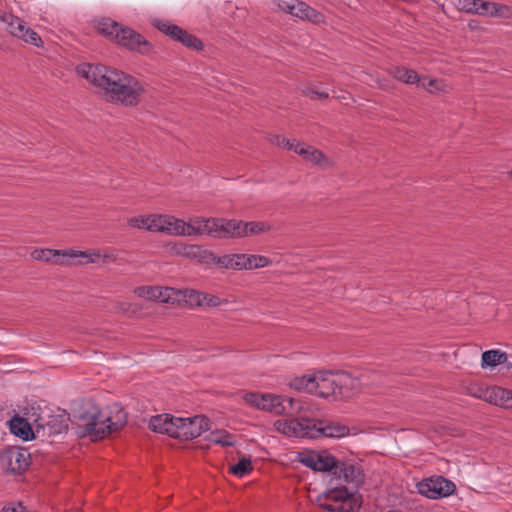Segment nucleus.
<instances>
[{
  "label": "nucleus",
  "instance_id": "obj_19",
  "mask_svg": "<svg viewBox=\"0 0 512 512\" xmlns=\"http://www.w3.org/2000/svg\"><path fill=\"white\" fill-rule=\"evenodd\" d=\"M71 257L81 258L78 261V264H86V263H96L100 258H103L107 261H116L118 257V253L116 250L111 248H104L101 250H93V251H71Z\"/></svg>",
  "mask_w": 512,
  "mask_h": 512
},
{
  "label": "nucleus",
  "instance_id": "obj_28",
  "mask_svg": "<svg viewBox=\"0 0 512 512\" xmlns=\"http://www.w3.org/2000/svg\"><path fill=\"white\" fill-rule=\"evenodd\" d=\"M289 385L292 389H295L297 391H306L309 393H314L315 373L295 377L290 381Z\"/></svg>",
  "mask_w": 512,
  "mask_h": 512
},
{
  "label": "nucleus",
  "instance_id": "obj_43",
  "mask_svg": "<svg viewBox=\"0 0 512 512\" xmlns=\"http://www.w3.org/2000/svg\"><path fill=\"white\" fill-rule=\"evenodd\" d=\"M67 428V425L60 424L59 427L53 431V433H62Z\"/></svg>",
  "mask_w": 512,
  "mask_h": 512
},
{
  "label": "nucleus",
  "instance_id": "obj_7",
  "mask_svg": "<svg viewBox=\"0 0 512 512\" xmlns=\"http://www.w3.org/2000/svg\"><path fill=\"white\" fill-rule=\"evenodd\" d=\"M235 224L234 219L223 218H191V236L206 235L213 238H233Z\"/></svg>",
  "mask_w": 512,
  "mask_h": 512
},
{
  "label": "nucleus",
  "instance_id": "obj_1",
  "mask_svg": "<svg viewBox=\"0 0 512 512\" xmlns=\"http://www.w3.org/2000/svg\"><path fill=\"white\" fill-rule=\"evenodd\" d=\"M79 76L101 88L111 100L125 106L139 103L144 86L133 76L104 65L84 63L77 67Z\"/></svg>",
  "mask_w": 512,
  "mask_h": 512
},
{
  "label": "nucleus",
  "instance_id": "obj_30",
  "mask_svg": "<svg viewBox=\"0 0 512 512\" xmlns=\"http://www.w3.org/2000/svg\"><path fill=\"white\" fill-rule=\"evenodd\" d=\"M392 75L395 79L407 84H417L419 81V76L414 70L402 66L393 68Z\"/></svg>",
  "mask_w": 512,
  "mask_h": 512
},
{
  "label": "nucleus",
  "instance_id": "obj_16",
  "mask_svg": "<svg viewBox=\"0 0 512 512\" xmlns=\"http://www.w3.org/2000/svg\"><path fill=\"white\" fill-rule=\"evenodd\" d=\"M459 7L461 10L470 14L491 17L498 16L503 9H507V6L503 4L481 0H459Z\"/></svg>",
  "mask_w": 512,
  "mask_h": 512
},
{
  "label": "nucleus",
  "instance_id": "obj_29",
  "mask_svg": "<svg viewBox=\"0 0 512 512\" xmlns=\"http://www.w3.org/2000/svg\"><path fill=\"white\" fill-rule=\"evenodd\" d=\"M208 440L211 443H215L224 447L234 446L236 443V437L224 430L212 431L208 436Z\"/></svg>",
  "mask_w": 512,
  "mask_h": 512
},
{
  "label": "nucleus",
  "instance_id": "obj_14",
  "mask_svg": "<svg viewBox=\"0 0 512 512\" xmlns=\"http://www.w3.org/2000/svg\"><path fill=\"white\" fill-rule=\"evenodd\" d=\"M135 293L144 299L159 301L162 303H177L181 301L182 293L171 287H150L142 286L135 290Z\"/></svg>",
  "mask_w": 512,
  "mask_h": 512
},
{
  "label": "nucleus",
  "instance_id": "obj_36",
  "mask_svg": "<svg viewBox=\"0 0 512 512\" xmlns=\"http://www.w3.org/2000/svg\"><path fill=\"white\" fill-rule=\"evenodd\" d=\"M499 357H501L499 350L485 351L482 354V363H481L482 368L496 367L498 365Z\"/></svg>",
  "mask_w": 512,
  "mask_h": 512
},
{
  "label": "nucleus",
  "instance_id": "obj_9",
  "mask_svg": "<svg viewBox=\"0 0 512 512\" xmlns=\"http://www.w3.org/2000/svg\"><path fill=\"white\" fill-rule=\"evenodd\" d=\"M271 143L287 150H293L302 156L305 160L313 162L320 167H328L329 161L325 155L317 149L304 144L298 143L296 140H289L281 135H274L270 139Z\"/></svg>",
  "mask_w": 512,
  "mask_h": 512
},
{
  "label": "nucleus",
  "instance_id": "obj_18",
  "mask_svg": "<svg viewBox=\"0 0 512 512\" xmlns=\"http://www.w3.org/2000/svg\"><path fill=\"white\" fill-rule=\"evenodd\" d=\"M234 224L235 228L233 232V238L258 235L261 233L268 232L272 229L271 225L261 221L243 222L234 219Z\"/></svg>",
  "mask_w": 512,
  "mask_h": 512
},
{
  "label": "nucleus",
  "instance_id": "obj_5",
  "mask_svg": "<svg viewBox=\"0 0 512 512\" xmlns=\"http://www.w3.org/2000/svg\"><path fill=\"white\" fill-rule=\"evenodd\" d=\"M244 400L247 404L271 412L277 415L285 412H291L302 416L301 414L309 411L308 402L305 399L285 398L275 394L246 393Z\"/></svg>",
  "mask_w": 512,
  "mask_h": 512
},
{
  "label": "nucleus",
  "instance_id": "obj_23",
  "mask_svg": "<svg viewBox=\"0 0 512 512\" xmlns=\"http://www.w3.org/2000/svg\"><path fill=\"white\" fill-rule=\"evenodd\" d=\"M483 397L489 403L512 409V390L491 387L486 389Z\"/></svg>",
  "mask_w": 512,
  "mask_h": 512
},
{
  "label": "nucleus",
  "instance_id": "obj_37",
  "mask_svg": "<svg viewBox=\"0 0 512 512\" xmlns=\"http://www.w3.org/2000/svg\"><path fill=\"white\" fill-rule=\"evenodd\" d=\"M128 224L133 228L148 231V227H150V215H146V216L140 215V216L131 217L128 220Z\"/></svg>",
  "mask_w": 512,
  "mask_h": 512
},
{
  "label": "nucleus",
  "instance_id": "obj_3",
  "mask_svg": "<svg viewBox=\"0 0 512 512\" xmlns=\"http://www.w3.org/2000/svg\"><path fill=\"white\" fill-rule=\"evenodd\" d=\"M274 429L287 437L316 438L319 435L341 438L349 433L347 426L337 422L314 421L305 416L279 419L274 422Z\"/></svg>",
  "mask_w": 512,
  "mask_h": 512
},
{
  "label": "nucleus",
  "instance_id": "obj_24",
  "mask_svg": "<svg viewBox=\"0 0 512 512\" xmlns=\"http://www.w3.org/2000/svg\"><path fill=\"white\" fill-rule=\"evenodd\" d=\"M167 220L164 234L172 235V236H191V219L188 222H185L182 219L176 218L174 216L167 215Z\"/></svg>",
  "mask_w": 512,
  "mask_h": 512
},
{
  "label": "nucleus",
  "instance_id": "obj_25",
  "mask_svg": "<svg viewBox=\"0 0 512 512\" xmlns=\"http://www.w3.org/2000/svg\"><path fill=\"white\" fill-rule=\"evenodd\" d=\"M10 431L12 434L24 441L31 440L34 437V433L29 422L18 416L10 420Z\"/></svg>",
  "mask_w": 512,
  "mask_h": 512
},
{
  "label": "nucleus",
  "instance_id": "obj_31",
  "mask_svg": "<svg viewBox=\"0 0 512 512\" xmlns=\"http://www.w3.org/2000/svg\"><path fill=\"white\" fill-rule=\"evenodd\" d=\"M349 378H350V380L343 381V382L341 381L338 384V388H340L339 396L350 397L352 394V391L357 390L362 383H365L364 379L352 377L350 374H349Z\"/></svg>",
  "mask_w": 512,
  "mask_h": 512
},
{
  "label": "nucleus",
  "instance_id": "obj_8",
  "mask_svg": "<svg viewBox=\"0 0 512 512\" xmlns=\"http://www.w3.org/2000/svg\"><path fill=\"white\" fill-rule=\"evenodd\" d=\"M350 380L349 373L345 371H318L315 373L314 393L322 398L339 396L338 384Z\"/></svg>",
  "mask_w": 512,
  "mask_h": 512
},
{
  "label": "nucleus",
  "instance_id": "obj_39",
  "mask_svg": "<svg viewBox=\"0 0 512 512\" xmlns=\"http://www.w3.org/2000/svg\"><path fill=\"white\" fill-rule=\"evenodd\" d=\"M303 94L314 100H322L328 98L329 94L327 91L319 90L315 87H307L303 90Z\"/></svg>",
  "mask_w": 512,
  "mask_h": 512
},
{
  "label": "nucleus",
  "instance_id": "obj_32",
  "mask_svg": "<svg viewBox=\"0 0 512 512\" xmlns=\"http://www.w3.org/2000/svg\"><path fill=\"white\" fill-rule=\"evenodd\" d=\"M349 378H350V380L343 381V382L341 381L338 384V388H340L339 396L350 397L352 394V391L357 390L362 383H365L364 379L352 377L350 374H349Z\"/></svg>",
  "mask_w": 512,
  "mask_h": 512
},
{
  "label": "nucleus",
  "instance_id": "obj_35",
  "mask_svg": "<svg viewBox=\"0 0 512 512\" xmlns=\"http://www.w3.org/2000/svg\"><path fill=\"white\" fill-rule=\"evenodd\" d=\"M417 86L422 87L423 89L427 90L428 92H435V91H441L444 89L445 84L442 80L438 79H428L426 77L420 78L417 82Z\"/></svg>",
  "mask_w": 512,
  "mask_h": 512
},
{
  "label": "nucleus",
  "instance_id": "obj_17",
  "mask_svg": "<svg viewBox=\"0 0 512 512\" xmlns=\"http://www.w3.org/2000/svg\"><path fill=\"white\" fill-rule=\"evenodd\" d=\"M9 25L10 33L27 43H30L36 47H39L42 43L40 36L32 29H30L26 23L16 16H8L7 20Z\"/></svg>",
  "mask_w": 512,
  "mask_h": 512
},
{
  "label": "nucleus",
  "instance_id": "obj_10",
  "mask_svg": "<svg viewBox=\"0 0 512 512\" xmlns=\"http://www.w3.org/2000/svg\"><path fill=\"white\" fill-rule=\"evenodd\" d=\"M175 423L174 438L180 440L194 439L208 430L210 425L209 419L202 415L187 418L177 417Z\"/></svg>",
  "mask_w": 512,
  "mask_h": 512
},
{
  "label": "nucleus",
  "instance_id": "obj_20",
  "mask_svg": "<svg viewBox=\"0 0 512 512\" xmlns=\"http://www.w3.org/2000/svg\"><path fill=\"white\" fill-rule=\"evenodd\" d=\"M72 250L60 251L54 249H35L31 252V258L37 261L51 262L54 264L65 265L70 263Z\"/></svg>",
  "mask_w": 512,
  "mask_h": 512
},
{
  "label": "nucleus",
  "instance_id": "obj_21",
  "mask_svg": "<svg viewBox=\"0 0 512 512\" xmlns=\"http://www.w3.org/2000/svg\"><path fill=\"white\" fill-rule=\"evenodd\" d=\"M29 453L25 449L12 448L4 453L3 461L9 465V469L14 473L23 472L29 465Z\"/></svg>",
  "mask_w": 512,
  "mask_h": 512
},
{
  "label": "nucleus",
  "instance_id": "obj_33",
  "mask_svg": "<svg viewBox=\"0 0 512 512\" xmlns=\"http://www.w3.org/2000/svg\"><path fill=\"white\" fill-rule=\"evenodd\" d=\"M252 471V462L250 457L243 456L236 464L230 466V472L239 477L243 478Z\"/></svg>",
  "mask_w": 512,
  "mask_h": 512
},
{
  "label": "nucleus",
  "instance_id": "obj_38",
  "mask_svg": "<svg viewBox=\"0 0 512 512\" xmlns=\"http://www.w3.org/2000/svg\"><path fill=\"white\" fill-rule=\"evenodd\" d=\"M269 264V259L261 255H247V269L262 268Z\"/></svg>",
  "mask_w": 512,
  "mask_h": 512
},
{
  "label": "nucleus",
  "instance_id": "obj_34",
  "mask_svg": "<svg viewBox=\"0 0 512 512\" xmlns=\"http://www.w3.org/2000/svg\"><path fill=\"white\" fill-rule=\"evenodd\" d=\"M167 220V215L150 214V227H148V231L164 234L165 230H167L165 227Z\"/></svg>",
  "mask_w": 512,
  "mask_h": 512
},
{
  "label": "nucleus",
  "instance_id": "obj_4",
  "mask_svg": "<svg viewBox=\"0 0 512 512\" xmlns=\"http://www.w3.org/2000/svg\"><path fill=\"white\" fill-rule=\"evenodd\" d=\"M79 420L83 435L97 440L123 427L126 423V413L118 404L112 405L109 412L91 405L81 413Z\"/></svg>",
  "mask_w": 512,
  "mask_h": 512
},
{
  "label": "nucleus",
  "instance_id": "obj_27",
  "mask_svg": "<svg viewBox=\"0 0 512 512\" xmlns=\"http://www.w3.org/2000/svg\"><path fill=\"white\" fill-rule=\"evenodd\" d=\"M188 298L191 303H196L199 306L216 307L225 302L215 295L197 291H190Z\"/></svg>",
  "mask_w": 512,
  "mask_h": 512
},
{
  "label": "nucleus",
  "instance_id": "obj_22",
  "mask_svg": "<svg viewBox=\"0 0 512 512\" xmlns=\"http://www.w3.org/2000/svg\"><path fill=\"white\" fill-rule=\"evenodd\" d=\"M177 417L170 414H161L151 417L149 427L156 433L166 434L174 438L175 434V421Z\"/></svg>",
  "mask_w": 512,
  "mask_h": 512
},
{
  "label": "nucleus",
  "instance_id": "obj_26",
  "mask_svg": "<svg viewBox=\"0 0 512 512\" xmlns=\"http://www.w3.org/2000/svg\"><path fill=\"white\" fill-rule=\"evenodd\" d=\"M170 250L174 255L197 260L202 259V255L205 253V251L199 245H189L184 243H176L170 248Z\"/></svg>",
  "mask_w": 512,
  "mask_h": 512
},
{
  "label": "nucleus",
  "instance_id": "obj_11",
  "mask_svg": "<svg viewBox=\"0 0 512 512\" xmlns=\"http://www.w3.org/2000/svg\"><path fill=\"white\" fill-rule=\"evenodd\" d=\"M418 492L429 499L448 497L455 491V484L443 476L424 479L416 485Z\"/></svg>",
  "mask_w": 512,
  "mask_h": 512
},
{
  "label": "nucleus",
  "instance_id": "obj_13",
  "mask_svg": "<svg viewBox=\"0 0 512 512\" xmlns=\"http://www.w3.org/2000/svg\"><path fill=\"white\" fill-rule=\"evenodd\" d=\"M298 458L301 464L318 472L332 471L336 465L335 458L327 451H303Z\"/></svg>",
  "mask_w": 512,
  "mask_h": 512
},
{
  "label": "nucleus",
  "instance_id": "obj_6",
  "mask_svg": "<svg viewBox=\"0 0 512 512\" xmlns=\"http://www.w3.org/2000/svg\"><path fill=\"white\" fill-rule=\"evenodd\" d=\"M97 30L119 45L130 50L145 53L149 49L148 42L140 34L130 28L121 26L110 18H103L99 20L97 23Z\"/></svg>",
  "mask_w": 512,
  "mask_h": 512
},
{
  "label": "nucleus",
  "instance_id": "obj_2",
  "mask_svg": "<svg viewBox=\"0 0 512 512\" xmlns=\"http://www.w3.org/2000/svg\"><path fill=\"white\" fill-rule=\"evenodd\" d=\"M334 475L349 486L335 487L326 491L319 499V506L328 512H355L359 508L356 496L359 485L363 482V472L359 466L350 463L336 462Z\"/></svg>",
  "mask_w": 512,
  "mask_h": 512
},
{
  "label": "nucleus",
  "instance_id": "obj_41",
  "mask_svg": "<svg viewBox=\"0 0 512 512\" xmlns=\"http://www.w3.org/2000/svg\"><path fill=\"white\" fill-rule=\"evenodd\" d=\"M214 261L223 268L233 269V258L231 254L215 257Z\"/></svg>",
  "mask_w": 512,
  "mask_h": 512
},
{
  "label": "nucleus",
  "instance_id": "obj_12",
  "mask_svg": "<svg viewBox=\"0 0 512 512\" xmlns=\"http://www.w3.org/2000/svg\"><path fill=\"white\" fill-rule=\"evenodd\" d=\"M152 25L162 33L170 36L174 40L181 42L188 48H193L196 50L202 48V43L198 38L182 30L179 26L171 24L168 20L154 18L152 19Z\"/></svg>",
  "mask_w": 512,
  "mask_h": 512
},
{
  "label": "nucleus",
  "instance_id": "obj_42",
  "mask_svg": "<svg viewBox=\"0 0 512 512\" xmlns=\"http://www.w3.org/2000/svg\"><path fill=\"white\" fill-rule=\"evenodd\" d=\"M500 355H501V357H499L498 365L507 363L508 355L505 352H501V351H500Z\"/></svg>",
  "mask_w": 512,
  "mask_h": 512
},
{
  "label": "nucleus",
  "instance_id": "obj_40",
  "mask_svg": "<svg viewBox=\"0 0 512 512\" xmlns=\"http://www.w3.org/2000/svg\"><path fill=\"white\" fill-rule=\"evenodd\" d=\"M233 258V269H247L246 254H231Z\"/></svg>",
  "mask_w": 512,
  "mask_h": 512
},
{
  "label": "nucleus",
  "instance_id": "obj_15",
  "mask_svg": "<svg viewBox=\"0 0 512 512\" xmlns=\"http://www.w3.org/2000/svg\"><path fill=\"white\" fill-rule=\"evenodd\" d=\"M278 7L300 19H306L314 23L321 22L323 16L306 3L299 0H277Z\"/></svg>",
  "mask_w": 512,
  "mask_h": 512
}]
</instances>
